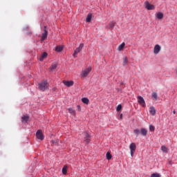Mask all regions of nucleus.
<instances>
[{
  "instance_id": "33",
  "label": "nucleus",
  "mask_w": 177,
  "mask_h": 177,
  "mask_svg": "<svg viewBox=\"0 0 177 177\" xmlns=\"http://www.w3.org/2000/svg\"><path fill=\"white\" fill-rule=\"evenodd\" d=\"M154 129H155L154 126L149 125V131H151V132H154Z\"/></svg>"
},
{
  "instance_id": "16",
  "label": "nucleus",
  "mask_w": 177,
  "mask_h": 177,
  "mask_svg": "<svg viewBox=\"0 0 177 177\" xmlns=\"http://www.w3.org/2000/svg\"><path fill=\"white\" fill-rule=\"evenodd\" d=\"M67 169H68V167H67V165H64L62 168L63 175H67Z\"/></svg>"
},
{
  "instance_id": "17",
  "label": "nucleus",
  "mask_w": 177,
  "mask_h": 177,
  "mask_svg": "<svg viewBox=\"0 0 177 177\" xmlns=\"http://www.w3.org/2000/svg\"><path fill=\"white\" fill-rule=\"evenodd\" d=\"M149 113L151 115H156V109L153 106L150 107Z\"/></svg>"
},
{
  "instance_id": "9",
  "label": "nucleus",
  "mask_w": 177,
  "mask_h": 177,
  "mask_svg": "<svg viewBox=\"0 0 177 177\" xmlns=\"http://www.w3.org/2000/svg\"><path fill=\"white\" fill-rule=\"evenodd\" d=\"M155 17L158 19V20H162L164 19V13L158 12L155 14Z\"/></svg>"
},
{
  "instance_id": "30",
  "label": "nucleus",
  "mask_w": 177,
  "mask_h": 177,
  "mask_svg": "<svg viewBox=\"0 0 177 177\" xmlns=\"http://www.w3.org/2000/svg\"><path fill=\"white\" fill-rule=\"evenodd\" d=\"M111 153H110V152H107L106 153V160H111Z\"/></svg>"
},
{
  "instance_id": "11",
  "label": "nucleus",
  "mask_w": 177,
  "mask_h": 177,
  "mask_svg": "<svg viewBox=\"0 0 177 177\" xmlns=\"http://www.w3.org/2000/svg\"><path fill=\"white\" fill-rule=\"evenodd\" d=\"M48 38V30H46V26H44V32L41 35V41H45Z\"/></svg>"
},
{
  "instance_id": "20",
  "label": "nucleus",
  "mask_w": 177,
  "mask_h": 177,
  "mask_svg": "<svg viewBox=\"0 0 177 177\" xmlns=\"http://www.w3.org/2000/svg\"><path fill=\"white\" fill-rule=\"evenodd\" d=\"M62 50H63V46H57L55 48V51L56 52H62Z\"/></svg>"
},
{
  "instance_id": "37",
  "label": "nucleus",
  "mask_w": 177,
  "mask_h": 177,
  "mask_svg": "<svg viewBox=\"0 0 177 177\" xmlns=\"http://www.w3.org/2000/svg\"><path fill=\"white\" fill-rule=\"evenodd\" d=\"M120 85H124V82H121Z\"/></svg>"
},
{
  "instance_id": "5",
  "label": "nucleus",
  "mask_w": 177,
  "mask_h": 177,
  "mask_svg": "<svg viewBox=\"0 0 177 177\" xmlns=\"http://www.w3.org/2000/svg\"><path fill=\"white\" fill-rule=\"evenodd\" d=\"M82 48H84V43H82L80 44L79 47H77L73 55V57H77V55H78V53H80V52H81L82 50Z\"/></svg>"
},
{
  "instance_id": "4",
  "label": "nucleus",
  "mask_w": 177,
  "mask_h": 177,
  "mask_svg": "<svg viewBox=\"0 0 177 177\" xmlns=\"http://www.w3.org/2000/svg\"><path fill=\"white\" fill-rule=\"evenodd\" d=\"M129 149L131 156L133 157V154L135 153V151H136V144L135 142H132L131 144H130Z\"/></svg>"
},
{
  "instance_id": "8",
  "label": "nucleus",
  "mask_w": 177,
  "mask_h": 177,
  "mask_svg": "<svg viewBox=\"0 0 177 177\" xmlns=\"http://www.w3.org/2000/svg\"><path fill=\"white\" fill-rule=\"evenodd\" d=\"M161 51V46L159 44H156L153 48V53L154 55H158Z\"/></svg>"
},
{
  "instance_id": "19",
  "label": "nucleus",
  "mask_w": 177,
  "mask_h": 177,
  "mask_svg": "<svg viewBox=\"0 0 177 177\" xmlns=\"http://www.w3.org/2000/svg\"><path fill=\"white\" fill-rule=\"evenodd\" d=\"M82 102L84 103V104H89V99H88V97L82 98Z\"/></svg>"
},
{
  "instance_id": "26",
  "label": "nucleus",
  "mask_w": 177,
  "mask_h": 177,
  "mask_svg": "<svg viewBox=\"0 0 177 177\" xmlns=\"http://www.w3.org/2000/svg\"><path fill=\"white\" fill-rule=\"evenodd\" d=\"M133 133L138 136L140 135V131L138 129H136L133 130Z\"/></svg>"
},
{
  "instance_id": "7",
  "label": "nucleus",
  "mask_w": 177,
  "mask_h": 177,
  "mask_svg": "<svg viewBox=\"0 0 177 177\" xmlns=\"http://www.w3.org/2000/svg\"><path fill=\"white\" fill-rule=\"evenodd\" d=\"M137 99H138V103H139V104L142 106V107H146V102H145V99L143 98V97L138 95L137 97Z\"/></svg>"
},
{
  "instance_id": "24",
  "label": "nucleus",
  "mask_w": 177,
  "mask_h": 177,
  "mask_svg": "<svg viewBox=\"0 0 177 177\" xmlns=\"http://www.w3.org/2000/svg\"><path fill=\"white\" fill-rule=\"evenodd\" d=\"M50 143L55 146H57V145H59V140H53L50 141Z\"/></svg>"
},
{
  "instance_id": "39",
  "label": "nucleus",
  "mask_w": 177,
  "mask_h": 177,
  "mask_svg": "<svg viewBox=\"0 0 177 177\" xmlns=\"http://www.w3.org/2000/svg\"><path fill=\"white\" fill-rule=\"evenodd\" d=\"M176 73H177V69H176Z\"/></svg>"
},
{
  "instance_id": "3",
  "label": "nucleus",
  "mask_w": 177,
  "mask_h": 177,
  "mask_svg": "<svg viewBox=\"0 0 177 177\" xmlns=\"http://www.w3.org/2000/svg\"><path fill=\"white\" fill-rule=\"evenodd\" d=\"M144 5L145 9H147V10H154V9H156L154 5L149 3L147 1H145Z\"/></svg>"
},
{
  "instance_id": "36",
  "label": "nucleus",
  "mask_w": 177,
  "mask_h": 177,
  "mask_svg": "<svg viewBox=\"0 0 177 177\" xmlns=\"http://www.w3.org/2000/svg\"><path fill=\"white\" fill-rule=\"evenodd\" d=\"M120 120H122V113L120 114Z\"/></svg>"
},
{
  "instance_id": "1",
  "label": "nucleus",
  "mask_w": 177,
  "mask_h": 177,
  "mask_svg": "<svg viewBox=\"0 0 177 177\" xmlns=\"http://www.w3.org/2000/svg\"><path fill=\"white\" fill-rule=\"evenodd\" d=\"M38 89H39V91H42L43 92L48 91V89H49V84H48V82L44 81L41 83H39Z\"/></svg>"
},
{
  "instance_id": "35",
  "label": "nucleus",
  "mask_w": 177,
  "mask_h": 177,
  "mask_svg": "<svg viewBox=\"0 0 177 177\" xmlns=\"http://www.w3.org/2000/svg\"><path fill=\"white\" fill-rule=\"evenodd\" d=\"M116 90L118 91V92H122V88H116Z\"/></svg>"
},
{
  "instance_id": "23",
  "label": "nucleus",
  "mask_w": 177,
  "mask_h": 177,
  "mask_svg": "<svg viewBox=\"0 0 177 177\" xmlns=\"http://www.w3.org/2000/svg\"><path fill=\"white\" fill-rule=\"evenodd\" d=\"M30 117L28 116H23L22 117V122H27V121H28Z\"/></svg>"
},
{
  "instance_id": "38",
  "label": "nucleus",
  "mask_w": 177,
  "mask_h": 177,
  "mask_svg": "<svg viewBox=\"0 0 177 177\" xmlns=\"http://www.w3.org/2000/svg\"><path fill=\"white\" fill-rule=\"evenodd\" d=\"M173 113L176 114V111H173Z\"/></svg>"
},
{
  "instance_id": "10",
  "label": "nucleus",
  "mask_w": 177,
  "mask_h": 177,
  "mask_svg": "<svg viewBox=\"0 0 177 177\" xmlns=\"http://www.w3.org/2000/svg\"><path fill=\"white\" fill-rule=\"evenodd\" d=\"M36 137L39 140H44V134L42 133V131L38 130L36 133Z\"/></svg>"
},
{
  "instance_id": "34",
  "label": "nucleus",
  "mask_w": 177,
  "mask_h": 177,
  "mask_svg": "<svg viewBox=\"0 0 177 177\" xmlns=\"http://www.w3.org/2000/svg\"><path fill=\"white\" fill-rule=\"evenodd\" d=\"M77 111L81 112V106L77 105Z\"/></svg>"
},
{
  "instance_id": "12",
  "label": "nucleus",
  "mask_w": 177,
  "mask_h": 177,
  "mask_svg": "<svg viewBox=\"0 0 177 177\" xmlns=\"http://www.w3.org/2000/svg\"><path fill=\"white\" fill-rule=\"evenodd\" d=\"M63 83L66 86L68 87L73 86V85H74L73 81H64Z\"/></svg>"
},
{
  "instance_id": "28",
  "label": "nucleus",
  "mask_w": 177,
  "mask_h": 177,
  "mask_svg": "<svg viewBox=\"0 0 177 177\" xmlns=\"http://www.w3.org/2000/svg\"><path fill=\"white\" fill-rule=\"evenodd\" d=\"M151 177H161V175L158 173H153L151 175Z\"/></svg>"
},
{
  "instance_id": "2",
  "label": "nucleus",
  "mask_w": 177,
  "mask_h": 177,
  "mask_svg": "<svg viewBox=\"0 0 177 177\" xmlns=\"http://www.w3.org/2000/svg\"><path fill=\"white\" fill-rule=\"evenodd\" d=\"M91 71H92V67L89 66L88 68L83 70L80 75L83 78H85V77H88V75L91 73Z\"/></svg>"
},
{
  "instance_id": "14",
  "label": "nucleus",
  "mask_w": 177,
  "mask_h": 177,
  "mask_svg": "<svg viewBox=\"0 0 177 177\" xmlns=\"http://www.w3.org/2000/svg\"><path fill=\"white\" fill-rule=\"evenodd\" d=\"M92 21V14L91 13H88L86 16V21L87 23H91V21Z\"/></svg>"
},
{
  "instance_id": "32",
  "label": "nucleus",
  "mask_w": 177,
  "mask_h": 177,
  "mask_svg": "<svg viewBox=\"0 0 177 177\" xmlns=\"http://www.w3.org/2000/svg\"><path fill=\"white\" fill-rule=\"evenodd\" d=\"M152 97H153V99H154L155 100H157V93H152Z\"/></svg>"
},
{
  "instance_id": "27",
  "label": "nucleus",
  "mask_w": 177,
  "mask_h": 177,
  "mask_svg": "<svg viewBox=\"0 0 177 177\" xmlns=\"http://www.w3.org/2000/svg\"><path fill=\"white\" fill-rule=\"evenodd\" d=\"M126 64H128V57H127L123 59V66H125Z\"/></svg>"
},
{
  "instance_id": "21",
  "label": "nucleus",
  "mask_w": 177,
  "mask_h": 177,
  "mask_svg": "<svg viewBox=\"0 0 177 177\" xmlns=\"http://www.w3.org/2000/svg\"><path fill=\"white\" fill-rule=\"evenodd\" d=\"M68 111H69L70 114L72 115H75V110L73 109L72 108H68Z\"/></svg>"
},
{
  "instance_id": "31",
  "label": "nucleus",
  "mask_w": 177,
  "mask_h": 177,
  "mask_svg": "<svg viewBox=\"0 0 177 177\" xmlns=\"http://www.w3.org/2000/svg\"><path fill=\"white\" fill-rule=\"evenodd\" d=\"M121 110H122V106L121 104L118 105V106L116 108V111H121Z\"/></svg>"
},
{
  "instance_id": "15",
  "label": "nucleus",
  "mask_w": 177,
  "mask_h": 177,
  "mask_svg": "<svg viewBox=\"0 0 177 177\" xmlns=\"http://www.w3.org/2000/svg\"><path fill=\"white\" fill-rule=\"evenodd\" d=\"M140 133L142 136H146L147 135V130L145 128H142L140 130Z\"/></svg>"
},
{
  "instance_id": "22",
  "label": "nucleus",
  "mask_w": 177,
  "mask_h": 177,
  "mask_svg": "<svg viewBox=\"0 0 177 177\" xmlns=\"http://www.w3.org/2000/svg\"><path fill=\"white\" fill-rule=\"evenodd\" d=\"M161 150L163 151V153H168V148L166 147L165 145H162L161 147Z\"/></svg>"
},
{
  "instance_id": "29",
  "label": "nucleus",
  "mask_w": 177,
  "mask_h": 177,
  "mask_svg": "<svg viewBox=\"0 0 177 177\" xmlns=\"http://www.w3.org/2000/svg\"><path fill=\"white\" fill-rule=\"evenodd\" d=\"M57 67V64H53L51 65V66L50 67V70H55V68Z\"/></svg>"
},
{
  "instance_id": "6",
  "label": "nucleus",
  "mask_w": 177,
  "mask_h": 177,
  "mask_svg": "<svg viewBox=\"0 0 177 177\" xmlns=\"http://www.w3.org/2000/svg\"><path fill=\"white\" fill-rule=\"evenodd\" d=\"M84 142L88 145L91 142V135L88 132L84 133Z\"/></svg>"
},
{
  "instance_id": "18",
  "label": "nucleus",
  "mask_w": 177,
  "mask_h": 177,
  "mask_svg": "<svg viewBox=\"0 0 177 177\" xmlns=\"http://www.w3.org/2000/svg\"><path fill=\"white\" fill-rule=\"evenodd\" d=\"M125 48V42L122 43L118 47V50L121 51L122 49Z\"/></svg>"
},
{
  "instance_id": "25",
  "label": "nucleus",
  "mask_w": 177,
  "mask_h": 177,
  "mask_svg": "<svg viewBox=\"0 0 177 177\" xmlns=\"http://www.w3.org/2000/svg\"><path fill=\"white\" fill-rule=\"evenodd\" d=\"M114 26H115V22L114 21H111L109 24V28H113L114 27Z\"/></svg>"
},
{
  "instance_id": "13",
  "label": "nucleus",
  "mask_w": 177,
  "mask_h": 177,
  "mask_svg": "<svg viewBox=\"0 0 177 177\" xmlns=\"http://www.w3.org/2000/svg\"><path fill=\"white\" fill-rule=\"evenodd\" d=\"M46 57H48V53L44 52L41 56H40V58H39V61L40 62H44V59H46Z\"/></svg>"
}]
</instances>
